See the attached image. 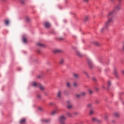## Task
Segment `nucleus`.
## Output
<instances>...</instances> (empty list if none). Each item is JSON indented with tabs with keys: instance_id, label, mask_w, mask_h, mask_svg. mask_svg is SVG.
<instances>
[{
	"instance_id": "nucleus-1",
	"label": "nucleus",
	"mask_w": 124,
	"mask_h": 124,
	"mask_svg": "<svg viewBox=\"0 0 124 124\" xmlns=\"http://www.w3.org/2000/svg\"><path fill=\"white\" fill-rule=\"evenodd\" d=\"M120 9H121V6L120 5H118L115 7L114 10L110 12L108 14V20L105 23L104 28H102L101 29V31H104L105 30L108 29L109 25H110V24H111V23L113 22V18L110 17H112V16H113V15L114 14V12H115V11H118V10H120Z\"/></svg>"
},
{
	"instance_id": "nucleus-2",
	"label": "nucleus",
	"mask_w": 124,
	"mask_h": 124,
	"mask_svg": "<svg viewBox=\"0 0 124 124\" xmlns=\"http://www.w3.org/2000/svg\"><path fill=\"white\" fill-rule=\"evenodd\" d=\"M66 120V117L62 115L59 118V122L61 124H65V121Z\"/></svg>"
},
{
	"instance_id": "nucleus-3",
	"label": "nucleus",
	"mask_w": 124,
	"mask_h": 124,
	"mask_svg": "<svg viewBox=\"0 0 124 124\" xmlns=\"http://www.w3.org/2000/svg\"><path fill=\"white\" fill-rule=\"evenodd\" d=\"M87 62H88V65L89 66V67H90V68H93V62H92L91 59H88L87 60Z\"/></svg>"
},
{
	"instance_id": "nucleus-4",
	"label": "nucleus",
	"mask_w": 124,
	"mask_h": 124,
	"mask_svg": "<svg viewBox=\"0 0 124 124\" xmlns=\"http://www.w3.org/2000/svg\"><path fill=\"white\" fill-rule=\"evenodd\" d=\"M40 84V83L34 81L31 82V86L32 87H34V88H38V86H39V85Z\"/></svg>"
},
{
	"instance_id": "nucleus-5",
	"label": "nucleus",
	"mask_w": 124,
	"mask_h": 124,
	"mask_svg": "<svg viewBox=\"0 0 124 124\" xmlns=\"http://www.w3.org/2000/svg\"><path fill=\"white\" fill-rule=\"evenodd\" d=\"M73 77L75 78V79H78V78H80V76H79V74L74 73L73 74Z\"/></svg>"
},
{
	"instance_id": "nucleus-6",
	"label": "nucleus",
	"mask_w": 124,
	"mask_h": 124,
	"mask_svg": "<svg viewBox=\"0 0 124 124\" xmlns=\"http://www.w3.org/2000/svg\"><path fill=\"white\" fill-rule=\"evenodd\" d=\"M62 91H59L57 93V97L58 98H62Z\"/></svg>"
},
{
	"instance_id": "nucleus-7",
	"label": "nucleus",
	"mask_w": 124,
	"mask_h": 124,
	"mask_svg": "<svg viewBox=\"0 0 124 124\" xmlns=\"http://www.w3.org/2000/svg\"><path fill=\"white\" fill-rule=\"evenodd\" d=\"M45 27L46 28H50V27H51V24L48 22H45Z\"/></svg>"
},
{
	"instance_id": "nucleus-8",
	"label": "nucleus",
	"mask_w": 124,
	"mask_h": 124,
	"mask_svg": "<svg viewBox=\"0 0 124 124\" xmlns=\"http://www.w3.org/2000/svg\"><path fill=\"white\" fill-rule=\"evenodd\" d=\"M38 88H39L41 91H44V90H45V88L44 87V86L41 85L40 83L39 84V86H38Z\"/></svg>"
},
{
	"instance_id": "nucleus-9",
	"label": "nucleus",
	"mask_w": 124,
	"mask_h": 124,
	"mask_svg": "<svg viewBox=\"0 0 124 124\" xmlns=\"http://www.w3.org/2000/svg\"><path fill=\"white\" fill-rule=\"evenodd\" d=\"M26 121L27 120L25 118L21 119L19 121V124H24L25 123H26Z\"/></svg>"
},
{
	"instance_id": "nucleus-10",
	"label": "nucleus",
	"mask_w": 124,
	"mask_h": 124,
	"mask_svg": "<svg viewBox=\"0 0 124 124\" xmlns=\"http://www.w3.org/2000/svg\"><path fill=\"white\" fill-rule=\"evenodd\" d=\"M54 53H62V50L60 49H56L53 50Z\"/></svg>"
},
{
	"instance_id": "nucleus-11",
	"label": "nucleus",
	"mask_w": 124,
	"mask_h": 124,
	"mask_svg": "<svg viewBox=\"0 0 124 124\" xmlns=\"http://www.w3.org/2000/svg\"><path fill=\"white\" fill-rule=\"evenodd\" d=\"M63 63H64V59H60L59 61V64H60V65H62Z\"/></svg>"
},
{
	"instance_id": "nucleus-12",
	"label": "nucleus",
	"mask_w": 124,
	"mask_h": 124,
	"mask_svg": "<svg viewBox=\"0 0 124 124\" xmlns=\"http://www.w3.org/2000/svg\"><path fill=\"white\" fill-rule=\"evenodd\" d=\"M37 46H38V47H45V45L44 44H42L41 43H37L36 44Z\"/></svg>"
},
{
	"instance_id": "nucleus-13",
	"label": "nucleus",
	"mask_w": 124,
	"mask_h": 124,
	"mask_svg": "<svg viewBox=\"0 0 124 124\" xmlns=\"http://www.w3.org/2000/svg\"><path fill=\"white\" fill-rule=\"evenodd\" d=\"M43 122L44 123H46V124H49L51 122V120L50 119H44L43 120Z\"/></svg>"
},
{
	"instance_id": "nucleus-14",
	"label": "nucleus",
	"mask_w": 124,
	"mask_h": 124,
	"mask_svg": "<svg viewBox=\"0 0 124 124\" xmlns=\"http://www.w3.org/2000/svg\"><path fill=\"white\" fill-rule=\"evenodd\" d=\"M73 108V106L72 105V104H69L67 106V109H72Z\"/></svg>"
},
{
	"instance_id": "nucleus-15",
	"label": "nucleus",
	"mask_w": 124,
	"mask_h": 124,
	"mask_svg": "<svg viewBox=\"0 0 124 124\" xmlns=\"http://www.w3.org/2000/svg\"><path fill=\"white\" fill-rule=\"evenodd\" d=\"M57 113H58V109H55V110L52 111L51 112V114L52 116H54V115H55V114H57Z\"/></svg>"
},
{
	"instance_id": "nucleus-16",
	"label": "nucleus",
	"mask_w": 124,
	"mask_h": 124,
	"mask_svg": "<svg viewBox=\"0 0 124 124\" xmlns=\"http://www.w3.org/2000/svg\"><path fill=\"white\" fill-rule=\"evenodd\" d=\"M4 22L6 26H8V25L9 24V20H6V19L4 20Z\"/></svg>"
},
{
	"instance_id": "nucleus-17",
	"label": "nucleus",
	"mask_w": 124,
	"mask_h": 124,
	"mask_svg": "<svg viewBox=\"0 0 124 124\" xmlns=\"http://www.w3.org/2000/svg\"><path fill=\"white\" fill-rule=\"evenodd\" d=\"M113 73L116 77H118V71H117V70H114Z\"/></svg>"
},
{
	"instance_id": "nucleus-18",
	"label": "nucleus",
	"mask_w": 124,
	"mask_h": 124,
	"mask_svg": "<svg viewBox=\"0 0 124 124\" xmlns=\"http://www.w3.org/2000/svg\"><path fill=\"white\" fill-rule=\"evenodd\" d=\"M76 54L78 57H82V54L80 52L78 51H77Z\"/></svg>"
},
{
	"instance_id": "nucleus-19",
	"label": "nucleus",
	"mask_w": 124,
	"mask_h": 124,
	"mask_svg": "<svg viewBox=\"0 0 124 124\" xmlns=\"http://www.w3.org/2000/svg\"><path fill=\"white\" fill-rule=\"evenodd\" d=\"M86 94H87V93L85 92L80 93V95H81V96H85V95H86Z\"/></svg>"
},
{
	"instance_id": "nucleus-20",
	"label": "nucleus",
	"mask_w": 124,
	"mask_h": 124,
	"mask_svg": "<svg viewBox=\"0 0 124 124\" xmlns=\"http://www.w3.org/2000/svg\"><path fill=\"white\" fill-rule=\"evenodd\" d=\"M36 98H37V99H41V95H40L39 94H37Z\"/></svg>"
},
{
	"instance_id": "nucleus-21",
	"label": "nucleus",
	"mask_w": 124,
	"mask_h": 124,
	"mask_svg": "<svg viewBox=\"0 0 124 124\" xmlns=\"http://www.w3.org/2000/svg\"><path fill=\"white\" fill-rule=\"evenodd\" d=\"M92 121L93 122H99V121L98 120V119H97L96 118H92Z\"/></svg>"
},
{
	"instance_id": "nucleus-22",
	"label": "nucleus",
	"mask_w": 124,
	"mask_h": 124,
	"mask_svg": "<svg viewBox=\"0 0 124 124\" xmlns=\"http://www.w3.org/2000/svg\"><path fill=\"white\" fill-rule=\"evenodd\" d=\"M114 116L115 117V118H118V117L120 116V114L118 113H115Z\"/></svg>"
},
{
	"instance_id": "nucleus-23",
	"label": "nucleus",
	"mask_w": 124,
	"mask_h": 124,
	"mask_svg": "<svg viewBox=\"0 0 124 124\" xmlns=\"http://www.w3.org/2000/svg\"><path fill=\"white\" fill-rule=\"evenodd\" d=\"M66 115L67 116H68V117H72V114H71L70 112H67Z\"/></svg>"
},
{
	"instance_id": "nucleus-24",
	"label": "nucleus",
	"mask_w": 124,
	"mask_h": 124,
	"mask_svg": "<svg viewBox=\"0 0 124 124\" xmlns=\"http://www.w3.org/2000/svg\"><path fill=\"white\" fill-rule=\"evenodd\" d=\"M26 20L27 22H30V21H31V18L29 17H26Z\"/></svg>"
},
{
	"instance_id": "nucleus-25",
	"label": "nucleus",
	"mask_w": 124,
	"mask_h": 124,
	"mask_svg": "<svg viewBox=\"0 0 124 124\" xmlns=\"http://www.w3.org/2000/svg\"><path fill=\"white\" fill-rule=\"evenodd\" d=\"M23 41L24 43H26V42H27V38L26 37H23Z\"/></svg>"
},
{
	"instance_id": "nucleus-26",
	"label": "nucleus",
	"mask_w": 124,
	"mask_h": 124,
	"mask_svg": "<svg viewBox=\"0 0 124 124\" xmlns=\"http://www.w3.org/2000/svg\"><path fill=\"white\" fill-rule=\"evenodd\" d=\"M66 87H67V88H70V83H69V82H67L66 83Z\"/></svg>"
},
{
	"instance_id": "nucleus-27",
	"label": "nucleus",
	"mask_w": 124,
	"mask_h": 124,
	"mask_svg": "<svg viewBox=\"0 0 124 124\" xmlns=\"http://www.w3.org/2000/svg\"><path fill=\"white\" fill-rule=\"evenodd\" d=\"M93 44L94 45H96V46H98L99 45V44L97 42H93Z\"/></svg>"
},
{
	"instance_id": "nucleus-28",
	"label": "nucleus",
	"mask_w": 124,
	"mask_h": 124,
	"mask_svg": "<svg viewBox=\"0 0 124 124\" xmlns=\"http://www.w3.org/2000/svg\"><path fill=\"white\" fill-rule=\"evenodd\" d=\"M76 96L78 98H79V97H80V96H82L81 95V93L80 94H77L76 95Z\"/></svg>"
},
{
	"instance_id": "nucleus-29",
	"label": "nucleus",
	"mask_w": 124,
	"mask_h": 124,
	"mask_svg": "<svg viewBox=\"0 0 124 124\" xmlns=\"http://www.w3.org/2000/svg\"><path fill=\"white\" fill-rule=\"evenodd\" d=\"M73 86L75 88H76V87L78 86L77 83L74 82L73 84Z\"/></svg>"
},
{
	"instance_id": "nucleus-30",
	"label": "nucleus",
	"mask_w": 124,
	"mask_h": 124,
	"mask_svg": "<svg viewBox=\"0 0 124 124\" xmlns=\"http://www.w3.org/2000/svg\"><path fill=\"white\" fill-rule=\"evenodd\" d=\"M83 73L84 74L86 75L87 76V77H89V75L88 74V73H87V72L84 71Z\"/></svg>"
},
{
	"instance_id": "nucleus-31",
	"label": "nucleus",
	"mask_w": 124,
	"mask_h": 124,
	"mask_svg": "<svg viewBox=\"0 0 124 124\" xmlns=\"http://www.w3.org/2000/svg\"><path fill=\"white\" fill-rule=\"evenodd\" d=\"M93 110H91L90 112V115H93Z\"/></svg>"
},
{
	"instance_id": "nucleus-32",
	"label": "nucleus",
	"mask_w": 124,
	"mask_h": 124,
	"mask_svg": "<svg viewBox=\"0 0 124 124\" xmlns=\"http://www.w3.org/2000/svg\"><path fill=\"white\" fill-rule=\"evenodd\" d=\"M105 120L106 121H108V116H106L105 117Z\"/></svg>"
},
{
	"instance_id": "nucleus-33",
	"label": "nucleus",
	"mask_w": 124,
	"mask_h": 124,
	"mask_svg": "<svg viewBox=\"0 0 124 124\" xmlns=\"http://www.w3.org/2000/svg\"><path fill=\"white\" fill-rule=\"evenodd\" d=\"M108 86H111V81H108Z\"/></svg>"
},
{
	"instance_id": "nucleus-34",
	"label": "nucleus",
	"mask_w": 124,
	"mask_h": 124,
	"mask_svg": "<svg viewBox=\"0 0 124 124\" xmlns=\"http://www.w3.org/2000/svg\"><path fill=\"white\" fill-rule=\"evenodd\" d=\"M89 93L90 94H92V93H93V91H92L91 90H89Z\"/></svg>"
},
{
	"instance_id": "nucleus-35",
	"label": "nucleus",
	"mask_w": 124,
	"mask_h": 124,
	"mask_svg": "<svg viewBox=\"0 0 124 124\" xmlns=\"http://www.w3.org/2000/svg\"><path fill=\"white\" fill-rule=\"evenodd\" d=\"M89 17H88V16H85L84 17V21H87L88 20Z\"/></svg>"
},
{
	"instance_id": "nucleus-36",
	"label": "nucleus",
	"mask_w": 124,
	"mask_h": 124,
	"mask_svg": "<svg viewBox=\"0 0 124 124\" xmlns=\"http://www.w3.org/2000/svg\"><path fill=\"white\" fill-rule=\"evenodd\" d=\"M87 107H89V108H91V107H92V104H89L87 105Z\"/></svg>"
},
{
	"instance_id": "nucleus-37",
	"label": "nucleus",
	"mask_w": 124,
	"mask_h": 124,
	"mask_svg": "<svg viewBox=\"0 0 124 124\" xmlns=\"http://www.w3.org/2000/svg\"><path fill=\"white\" fill-rule=\"evenodd\" d=\"M21 3L24 4V3H25V1L22 0L21 1Z\"/></svg>"
},
{
	"instance_id": "nucleus-38",
	"label": "nucleus",
	"mask_w": 124,
	"mask_h": 124,
	"mask_svg": "<svg viewBox=\"0 0 124 124\" xmlns=\"http://www.w3.org/2000/svg\"><path fill=\"white\" fill-rule=\"evenodd\" d=\"M93 81H95L96 80V79L95 78H93Z\"/></svg>"
},
{
	"instance_id": "nucleus-39",
	"label": "nucleus",
	"mask_w": 124,
	"mask_h": 124,
	"mask_svg": "<svg viewBox=\"0 0 124 124\" xmlns=\"http://www.w3.org/2000/svg\"><path fill=\"white\" fill-rule=\"evenodd\" d=\"M95 103H99V101L97 100V101H95Z\"/></svg>"
},
{
	"instance_id": "nucleus-40",
	"label": "nucleus",
	"mask_w": 124,
	"mask_h": 124,
	"mask_svg": "<svg viewBox=\"0 0 124 124\" xmlns=\"http://www.w3.org/2000/svg\"><path fill=\"white\" fill-rule=\"evenodd\" d=\"M39 110H40V111H42V108H39Z\"/></svg>"
},
{
	"instance_id": "nucleus-41",
	"label": "nucleus",
	"mask_w": 124,
	"mask_h": 124,
	"mask_svg": "<svg viewBox=\"0 0 124 124\" xmlns=\"http://www.w3.org/2000/svg\"><path fill=\"white\" fill-rule=\"evenodd\" d=\"M84 1H85V2H87L89 1V0H84Z\"/></svg>"
},
{
	"instance_id": "nucleus-42",
	"label": "nucleus",
	"mask_w": 124,
	"mask_h": 124,
	"mask_svg": "<svg viewBox=\"0 0 124 124\" xmlns=\"http://www.w3.org/2000/svg\"><path fill=\"white\" fill-rule=\"evenodd\" d=\"M38 78H41V77L40 76H38Z\"/></svg>"
},
{
	"instance_id": "nucleus-43",
	"label": "nucleus",
	"mask_w": 124,
	"mask_h": 124,
	"mask_svg": "<svg viewBox=\"0 0 124 124\" xmlns=\"http://www.w3.org/2000/svg\"><path fill=\"white\" fill-rule=\"evenodd\" d=\"M2 1H6V0H2Z\"/></svg>"
},
{
	"instance_id": "nucleus-44",
	"label": "nucleus",
	"mask_w": 124,
	"mask_h": 124,
	"mask_svg": "<svg viewBox=\"0 0 124 124\" xmlns=\"http://www.w3.org/2000/svg\"><path fill=\"white\" fill-rule=\"evenodd\" d=\"M102 88H103V89H104V85L102 86Z\"/></svg>"
},
{
	"instance_id": "nucleus-45",
	"label": "nucleus",
	"mask_w": 124,
	"mask_h": 124,
	"mask_svg": "<svg viewBox=\"0 0 124 124\" xmlns=\"http://www.w3.org/2000/svg\"><path fill=\"white\" fill-rule=\"evenodd\" d=\"M120 1H122V0H119Z\"/></svg>"
},
{
	"instance_id": "nucleus-46",
	"label": "nucleus",
	"mask_w": 124,
	"mask_h": 124,
	"mask_svg": "<svg viewBox=\"0 0 124 124\" xmlns=\"http://www.w3.org/2000/svg\"><path fill=\"white\" fill-rule=\"evenodd\" d=\"M123 45H124V44H123Z\"/></svg>"
}]
</instances>
